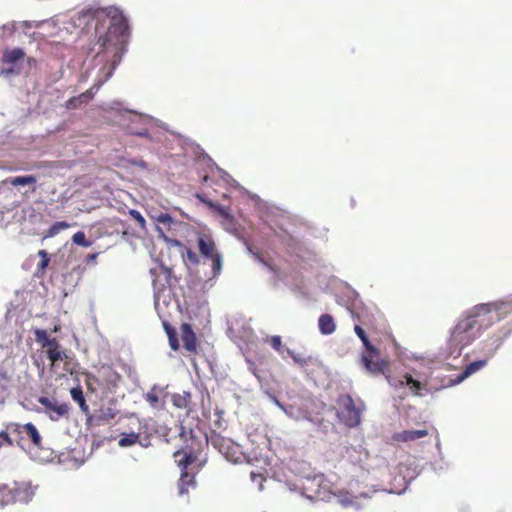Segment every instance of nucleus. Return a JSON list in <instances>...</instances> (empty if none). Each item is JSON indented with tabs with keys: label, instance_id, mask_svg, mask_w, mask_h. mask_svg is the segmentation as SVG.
<instances>
[{
	"label": "nucleus",
	"instance_id": "obj_1",
	"mask_svg": "<svg viewBox=\"0 0 512 512\" xmlns=\"http://www.w3.org/2000/svg\"><path fill=\"white\" fill-rule=\"evenodd\" d=\"M106 15L110 20V24L107 32L98 38L97 45H99V51L97 60L102 62V58H100L102 52L105 55L110 54L113 59L109 65H103L99 69L95 84L89 90L75 97L80 106L89 102L96 91L112 76L116 66L121 61L128 42L129 27L123 11L118 7L111 6L106 9Z\"/></svg>",
	"mask_w": 512,
	"mask_h": 512
},
{
	"label": "nucleus",
	"instance_id": "obj_43",
	"mask_svg": "<svg viewBox=\"0 0 512 512\" xmlns=\"http://www.w3.org/2000/svg\"><path fill=\"white\" fill-rule=\"evenodd\" d=\"M271 345L275 350L280 351L281 347H282L281 337L280 336H272Z\"/></svg>",
	"mask_w": 512,
	"mask_h": 512
},
{
	"label": "nucleus",
	"instance_id": "obj_7",
	"mask_svg": "<svg viewBox=\"0 0 512 512\" xmlns=\"http://www.w3.org/2000/svg\"><path fill=\"white\" fill-rule=\"evenodd\" d=\"M129 125L126 130L130 135L146 138L152 142H160V130H166L165 124L152 116L128 112Z\"/></svg>",
	"mask_w": 512,
	"mask_h": 512
},
{
	"label": "nucleus",
	"instance_id": "obj_25",
	"mask_svg": "<svg viewBox=\"0 0 512 512\" xmlns=\"http://www.w3.org/2000/svg\"><path fill=\"white\" fill-rule=\"evenodd\" d=\"M70 394L71 398L79 404L81 411L87 413L89 411V407L86 404L82 389L80 387L72 388Z\"/></svg>",
	"mask_w": 512,
	"mask_h": 512
},
{
	"label": "nucleus",
	"instance_id": "obj_56",
	"mask_svg": "<svg viewBox=\"0 0 512 512\" xmlns=\"http://www.w3.org/2000/svg\"><path fill=\"white\" fill-rule=\"evenodd\" d=\"M278 407H279L283 412H284V409H288V408H289V407H287V406L283 405L282 403H281V406H278Z\"/></svg>",
	"mask_w": 512,
	"mask_h": 512
},
{
	"label": "nucleus",
	"instance_id": "obj_6",
	"mask_svg": "<svg viewBox=\"0 0 512 512\" xmlns=\"http://www.w3.org/2000/svg\"><path fill=\"white\" fill-rule=\"evenodd\" d=\"M380 491L376 485L365 483L363 476H357V479L349 483V490H339L333 493L337 503L343 508H352L359 511L363 508L361 499H371L372 496Z\"/></svg>",
	"mask_w": 512,
	"mask_h": 512
},
{
	"label": "nucleus",
	"instance_id": "obj_11",
	"mask_svg": "<svg viewBox=\"0 0 512 512\" xmlns=\"http://www.w3.org/2000/svg\"><path fill=\"white\" fill-rule=\"evenodd\" d=\"M7 429L10 431L11 437H15L14 442L16 441L17 445L20 446L22 440L28 439L35 447H42V437L34 424L11 422L7 424Z\"/></svg>",
	"mask_w": 512,
	"mask_h": 512
},
{
	"label": "nucleus",
	"instance_id": "obj_44",
	"mask_svg": "<svg viewBox=\"0 0 512 512\" xmlns=\"http://www.w3.org/2000/svg\"><path fill=\"white\" fill-rule=\"evenodd\" d=\"M284 413L291 419H294V420H299V416L297 415L294 407L292 406H289L288 409H284Z\"/></svg>",
	"mask_w": 512,
	"mask_h": 512
},
{
	"label": "nucleus",
	"instance_id": "obj_50",
	"mask_svg": "<svg viewBox=\"0 0 512 512\" xmlns=\"http://www.w3.org/2000/svg\"><path fill=\"white\" fill-rule=\"evenodd\" d=\"M212 442H213V444H214L215 446H219V451H220V452L224 453V451H223V445H222V444H221V445H220V444H218V440H212ZM225 455H226V458H227V459H229L227 452H225Z\"/></svg>",
	"mask_w": 512,
	"mask_h": 512
},
{
	"label": "nucleus",
	"instance_id": "obj_35",
	"mask_svg": "<svg viewBox=\"0 0 512 512\" xmlns=\"http://www.w3.org/2000/svg\"><path fill=\"white\" fill-rule=\"evenodd\" d=\"M354 331H355L356 335L361 339L365 349L373 346L371 344V342L369 341L364 329L361 326L355 325Z\"/></svg>",
	"mask_w": 512,
	"mask_h": 512
},
{
	"label": "nucleus",
	"instance_id": "obj_13",
	"mask_svg": "<svg viewBox=\"0 0 512 512\" xmlns=\"http://www.w3.org/2000/svg\"><path fill=\"white\" fill-rule=\"evenodd\" d=\"M199 251L205 258L203 264L209 262L212 270L211 278H216L220 275L222 270V256L215 251V244L209 238L200 237L198 240Z\"/></svg>",
	"mask_w": 512,
	"mask_h": 512
},
{
	"label": "nucleus",
	"instance_id": "obj_38",
	"mask_svg": "<svg viewBox=\"0 0 512 512\" xmlns=\"http://www.w3.org/2000/svg\"><path fill=\"white\" fill-rule=\"evenodd\" d=\"M158 223L170 226L174 221L168 213H160L155 217Z\"/></svg>",
	"mask_w": 512,
	"mask_h": 512
},
{
	"label": "nucleus",
	"instance_id": "obj_5",
	"mask_svg": "<svg viewBox=\"0 0 512 512\" xmlns=\"http://www.w3.org/2000/svg\"><path fill=\"white\" fill-rule=\"evenodd\" d=\"M502 308L495 310L493 319L495 323L509 319L496 333L483 342V354L487 361L495 356L505 339L512 334V296L500 300Z\"/></svg>",
	"mask_w": 512,
	"mask_h": 512
},
{
	"label": "nucleus",
	"instance_id": "obj_34",
	"mask_svg": "<svg viewBox=\"0 0 512 512\" xmlns=\"http://www.w3.org/2000/svg\"><path fill=\"white\" fill-rule=\"evenodd\" d=\"M215 168L217 170V173L219 175V177L225 181L227 184L233 186V187H238L239 184L237 183L236 180H234L226 171H224L222 168L218 167L217 165H215Z\"/></svg>",
	"mask_w": 512,
	"mask_h": 512
},
{
	"label": "nucleus",
	"instance_id": "obj_53",
	"mask_svg": "<svg viewBox=\"0 0 512 512\" xmlns=\"http://www.w3.org/2000/svg\"><path fill=\"white\" fill-rule=\"evenodd\" d=\"M39 255H40L42 258H46V257H48V254H47V252H46L45 250H40V251H39Z\"/></svg>",
	"mask_w": 512,
	"mask_h": 512
},
{
	"label": "nucleus",
	"instance_id": "obj_10",
	"mask_svg": "<svg viewBox=\"0 0 512 512\" xmlns=\"http://www.w3.org/2000/svg\"><path fill=\"white\" fill-rule=\"evenodd\" d=\"M38 402L42 407L37 408L36 412L46 415L51 421L57 422L62 418L69 417L70 406L68 403L48 396H40Z\"/></svg>",
	"mask_w": 512,
	"mask_h": 512
},
{
	"label": "nucleus",
	"instance_id": "obj_40",
	"mask_svg": "<svg viewBox=\"0 0 512 512\" xmlns=\"http://www.w3.org/2000/svg\"><path fill=\"white\" fill-rule=\"evenodd\" d=\"M186 397H190V394L187 393L186 396H180V395L174 396V398H173L174 405L179 408L185 407L186 406Z\"/></svg>",
	"mask_w": 512,
	"mask_h": 512
},
{
	"label": "nucleus",
	"instance_id": "obj_27",
	"mask_svg": "<svg viewBox=\"0 0 512 512\" xmlns=\"http://www.w3.org/2000/svg\"><path fill=\"white\" fill-rule=\"evenodd\" d=\"M139 441V434L131 432V433H123L118 441V445L120 447H130L136 444Z\"/></svg>",
	"mask_w": 512,
	"mask_h": 512
},
{
	"label": "nucleus",
	"instance_id": "obj_49",
	"mask_svg": "<svg viewBox=\"0 0 512 512\" xmlns=\"http://www.w3.org/2000/svg\"><path fill=\"white\" fill-rule=\"evenodd\" d=\"M98 257V253L89 254L87 256V262H94L96 258Z\"/></svg>",
	"mask_w": 512,
	"mask_h": 512
},
{
	"label": "nucleus",
	"instance_id": "obj_52",
	"mask_svg": "<svg viewBox=\"0 0 512 512\" xmlns=\"http://www.w3.org/2000/svg\"><path fill=\"white\" fill-rule=\"evenodd\" d=\"M119 105H120V104H119L118 102H113V103H111V104H110V109H112V110H118V106H119Z\"/></svg>",
	"mask_w": 512,
	"mask_h": 512
},
{
	"label": "nucleus",
	"instance_id": "obj_17",
	"mask_svg": "<svg viewBox=\"0 0 512 512\" xmlns=\"http://www.w3.org/2000/svg\"><path fill=\"white\" fill-rule=\"evenodd\" d=\"M428 435L426 429L419 430H405L397 432L393 435V440L396 442H412Z\"/></svg>",
	"mask_w": 512,
	"mask_h": 512
},
{
	"label": "nucleus",
	"instance_id": "obj_32",
	"mask_svg": "<svg viewBox=\"0 0 512 512\" xmlns=\"http://www.w3.org/2000/svg\"><path fill=\"white\" fill-rule=\"evenodd\" d=\"M72 241L74 244L82 247H90L92 245V242L86 239L85 233L82 231H78L75 233L72 237Z\"/></svg>",
	"mask_w": 512,
	"mask_h": 512
},
{
	"label": "nucleus",
	"instance_id": "obj_14",
	"mask_svg": "<svg viewBox=\"0 0 512 512\" xmlns=\"http://www.w3.org/2000/svg\"><path fill=\"white\" fill-rule=\"evenodd\" d=\"M303 495L313 501H329L330 492L324 485V476L314 475L313 477H307L306 482L303 483Z\"/></svg>",
	"mask_w": 512,
	"mask_h": 512
},
{
	"label": "nucleus",
	"instance_id": "obj_21",
	"mask_svg": "<svg viewBox=\"0 0 512 512\" xmlns=\"http://www.w3.org/2000/svg\"><path fill=\"white\" fill-rule=\"evenodd\" d=\"M37 181V178L33 175H24V176H16V177H10L7 178L2 182L3 187L6 185H12V186H26V185H33Z\"/></svg>",
	"mask_w": 512,
	"mask_h": 512
},
{
	"label": "nucleus",
	"instance_id": "obj_41",
	"mask_svg": "<svg viewBox=\"0 0 512 512\" xmlns=\"http://www.w3.org/2000/svg\"><path fill=\"white\" fill-rule=\"evenodd\" d=\"M130 214L131 216H133V218L138 222L139 226L141 228H145V219L144 217L141 215L140 212H138L137 210H131L130 211Z\"/></svg>",
	"mask_w": 512,
	"mask_h": 512
},
{
	"label": "nucleus",
	"instance_id": "obj_54",
	"mask_svg": "<svg viewBox=\"0 0 512 512\" xmlns=\"http://www.w3.org/2000/svg\"><path fill=\"white\" fill-rule=\"evenodd\" d=\"M137 165L142 167V168H146V166H147L146 163L143 160H141L139 163H137Z\"/></svg>",
	"mask_w": 512,
	"mask_h": 512
},
{
	"label": "nucleus",
	"instance_id": "obj_48",
	"mask_svg": "<svg viewBox=\"0 0 512 512\" xmlns=\"http://www.w3.org/2000/svg\"><path fill=\"white\" fill-rule=\"evenodd\" d=\"M270 400L278 407L281 406V402L277 399L276 396L270 394L269 395Z\"/></svg>",
	"mask_w": 512,
	"mask_h": 512
},
{
	"label": "nucleus",
	"instance_id": "obj_24",
	"mask_svg": "<svg viewBox=\"0 0 512 512\" xmlns=\"http://www.w3.org/2000/svg\"><path fill=\"white\" fill-rule=\"evenodd\" d=\"M100 376L106 382L107 389L115 387L119 381L120 376L110 367H103L100 371Z\"/></svg>",
	"mask_w": 512,
	"mask_h": 512
},
{
	"label": "nucleus",
	"instance_id": "obj_8",
	"mask_svg": "<svg viewBox=\"0 0 512 512\" xmlns=\"http://www.w3.org/2000/svg\"><path fill=\"white\" fill-rule=\"evenodd\" d=\"M337 416L339 420L350 428L357 427L361 422V413L364 404L361 401L356 403L349 394H342L337 400Z\"/></svg>",
	"mask_w": 512,
	"mask_h": 512
},
{
	"label": "nucleus",
	"instance_id": "obj_59",
	"mask_svg": "<svg viewBox=\"0 0 512 512\" xmlns=\"http://www.w3.org/2000/svg\"><path fill=\"white\" fill-rule=\"evenodd\" d=\"M265 266L269 267V269L273 270V268L271 266L268 265V263L266 262H263Z\"/></svg>",
	"mask_w": 512,
	"mask_h": 512
},
{
	"label": "nucleus",
	"instance_id": "obj_16",
	"mask_svg": "<svg viewBox=\"0 0 512 512\" xmlns=\"http://www.w3.org/2000/svg\"><path fill=\"white\" fill-rule=\"evenodd\" d=\"M10 490L13 496V503H28L33 498L36 487H33L30 482H14L10 486Z\"/></svg>",
	"mask_w": 512,
	"mask_h": 512
},
{
	"label": "nucleus",
	"instance_id": "obj_15",
	"mask_svg": "<svg viewBox=\"0 0 512 512\" xmlns=\"http://www.w3.org/2000/svg\"><path fill=\"white\" fill-rule=\"evenodd\" d=\"M24 59L25 52L22 48L6 49L2 56V73H19Z\"/></svg>",
	"mask_w": 512,
	"mask_h": 512
},
{
	"label": "nucleus",
	"instance_id": "obj_19",
	"mask_svg": "<svg viewBox=\"0 0 512 512\" xmlns=\"http://www.w3.org/2000/svg\"><path fill=\"white\" fill-rule=\"evenodd\" d=\"M318 327L321 334L330 335L335 331L336 324L331 315L323 314L318 319Z\"/></svg>",
	"mask_w": 512,
	"mask_h": 512
},
{
	"label": "nucleus",
	"instance_id": "obj_51",
	"mask_svg": "<svg viewBox=\"0 0 512 512\" xmlns=\"http://www.w3.org/2000/svg\"><path fill=\"white\" fill-rule=\"evenodd\" d=\"M49 263V257H46V258H42L41 262H40V267L41 268H45Z\"/></svg>",
	"mask_w": 512,
	"mask_h": 512
},
{
	"label": "nucleus",
	"instance_id": "obj_55",
	"mask_svg": "<svg viewBox=\"0 0 512 512\" xmlns=\"http://www.w3.org/2000/svg\"><path fill=\"white\" fill-rule=\"evenodd\" d=\"M159 301V293H155V305H157Z\"/></svg>",
	"mask_w": 512,
	"mask_h": 512
},
{
	"label": "nucleus",
	"instance_id": "obj_2",
	"mask_svg": "<svg viewBox=\"0 0 512 512\" xmlns=\"http://www.w3.org/2000/svg\"><path fill=\"white\" fill-rule=\"evenodd\" d=\"M106 15L110 20V24L107 32L98 38L97 45H99V51L97 60L102 62V58H100L102 52L105 55L110 54L113 59L109 65H103L99 69L95 84L89 90L75 97L80 106L89 102L96 91L112 76L116 66L121 61L128 42L129 27L123 11L118 7L111 6L106 9Z\"/></svg>",
	"mask_w": 512,
	"mask_h": 512
},
{
	"label": "nucleus",
	"instance_id": "obj_22",
	"mask_svg": "<svg viewBox=\"0 0 512 512\" xmlns=\"http://www.w3.org/2000/svg\"><path fill=\"white\" fill-rule=\"evenodd\" d=\"M165 386L154 385L150 391L145 394V399L154 408L158 407L159 399L165 394Z\"/></svg>",
	"mask_w": 512,
	"mask_h": 512
},
{
	"label": "nucleus",
	"instance_id": "obj_58",
	"mask_svg": "<svg viewBox=\"0 0 512 512\" xmlns=\"http://www.w3.org/2000/svg\"><path fill=\"white\" fill-rule=\"evenodd\" d=\"M220 414H221V413L219 412V413H218V419H217V421H216V423H217L219 426H220V423H219V422H220Z\"/></svg>",
	"mask_w": 512,
	"mask_h": 512
},
{
	"label": "nucleus",
	"instance_id": "obj_33",
	"mask_svg": "<svg viewBox=\"0 0 512 512\" xmlns=\"http://www.w3.org/2000/svg\"><path fill=\"white\" fill-rule=\"evenodd\" d=\"M117 415V410L112 407L103 408L100 411L99 420L102 422H109L114 419Z\"/></svg>",
	"mask_w": 512,
	"mask_h": 512
},
{
	"label": "nucleus",
	"instance_id": "obj_18",
	"mask_svg": "<svg viewBox=\"0 0 512 512\" xmlns=\"http://www.w3.org/2000/svg\"><path fill=\"white\" fill-rule=\"evenodd\" d=\"M487 359H481L474 362L469 363L464 371L457 377V379L454 381V384H458L462 382L464 379L469 377L470 375L474 374L475 372L479 371L480 369L484 368L487 365Z\"/></svg>",
	"mask_w": 512,
	"mask_h": 512
},
{
	"label": "nucleus",
	"instance_id": "obj_12",
	"mask_svg": "<svg viewBox=\"0 0 512 512\" xmlns=\"http://www.w3.org/2000/svg\"><path fill=\"white\" fill-rule=\"evenodd\" d=\"M174 457L178 466L182 469L178 483V493L183 496L188 493L189 488L195 489L196 487L195 476L187 471L188 466L193 463L194 457L188 453L183 454L181 451H176Z\"/></svg>",
	"mask_w": 512,
	"mask_h": 512
},
{
	"label": "nucleus",
	"instance_id": "obj_26",
	"mask_svg": "<svg viewBox=\"0 0 512 512\" xmlns=\"http://www.w3.org/2000/svg\"><path fill=\"white\" fill-rule=\"evenodd\" d=\"M35 340L37 343H40L42 348H48L49 346H53L55 344L56 339L49 338L47 331L42 329H37L35 331Z\"/></svg>",
	"mask_w": 512,
	"mask_h": 512
},
{
	"label": "nucleus",
	"instance_id": "obj_36",
	"mask_svg": "<svg viewBox=\"0 0 512 512\" xmlns=\"http://www.w3.org/2000/svg\"><path fill=\"white\" fill-rule=\"evenodd\" d=\"M210 208H212L218 215L222 217V219H225L226 217L230 216L231 214L228 212V209L213 203L212 201L207 202Z\"/></svg>",
	"mask_w": 512,
	"mask_h": 512
},
{
	"label": "nucleus",
	"instance_id": "obj_28",
	"mask_svg": "<svg viewBox=\"0 0 512 512\" xmlns=\"http://www.w3.org/2000/svg\"><path fill=\"white\" fill-rule=\"evenodd\" d=\"M10 503H13L10 486L6 484L0 485V508Z\"/></svg>",
	"mask_w": 512,
	"mask_h": 512
},
{
	"label": "nucleus",
	"instance_id": "obj_57",
	"mask_svg": "<svg viewBox=\"0 0 512 512\" xmlns=\"http://www.w3.org/2000/svg\"><path fill=\"white\" fill-rule=\"evenodd\" d=\"M278 407H279L283 412H284V409H288V408H289V407H287V406L283 405L282 403H281V406H278Z\"/></svg>",
	"mask_w": 512,
	"mask_h": 512
},
{
	"label": "nucleus",
	"instance_id": "obj_42",
	"mask_svg": "<svg viewBox=\"0 0 512 512\" xmlns=\"http://www.w3.org/2000/svg\"><path fill=\"white\" fill-rule=\"evenodd\" d=\"M251 480H252V482L258 484L259 491L263 490L264 478H263V476L261 474H257V473L251 472Z\"/></svg>",
	"mask_w": 512,
	"mask_h": 512
},
{
	"label": "nucleus",
	"instance_id": "obj_20",
	"mask_svg": "<svg viewBox=\"0 0 512 512\" xmlns=\"http://www.w3.org/2000/svg\"><path fill=\"white\" fill-rule=\"evenodd\" d=\"M46 354L52 365H55L66 358L65 352L61 349V346L57 340L53 346L46 348Z\"/></svg>",
	"mask_w": 512,
	"mask_h": 512
},
{
	"label": "nucleus",
	"instance_id": "obj_60",
	"mask_svg": "<svg viewBox=\"0 0 512 512\" xmlns=\"http://www.w3.org/2000/svg\"><path fill=\"white\" fill-rule=\"evenodd\" d=\"M304 418H305L306 420H308V421H312V419H311L310 417H308V416H305Z\"/></svg>",
	"mask_w": 512,
	"mask_h": 512
},
{
	"label": "nucleus",
	"instance_id": "obj_37",
	"mask_svg": "<svg viewBox=\"0 0 512 512\" xmlns=\"http://www.w3.org/2000/svg\"><path fill=\"white\" fill-rule=\"evenodd\" d=\"M287 353L289 356L292 357V359L294 360L295 363L299 364L300 366H304L307 364L308 362V359L305 358L303 355L301 354H296L294 353L292 350L290 349H287Z\"/></svg>",
	"mask_w": 512,
	"mask_h": 512
},
{
	"label": "nucleus",
	"instance_id": "obj_3",
	"mask_svg": "<svg viewBox=\"0 0 512 512\" xmlns=\"http://www.w3.org/2000/svg\"><path fill=\"white\" fill-rule=\"evenodd\" d=\"M502 308L500 300L475 305L463 313L451 329L448 339L451 354L459 356L461 351L478 339L482 333L495 324L493 314Z\"/></svg>",
	"mask_w": 512,
	"mask_h": 512
},
{
	"label": "nucleus",
	"instance_id": "obj_30",
	"mask_svg": "<svg viewBox=\"0 0 512 512\" xmlns=\"http://www.w3.org/2000/svg\"><path fill=\"white\" fill-rule=\"evenodd\" d=\"M70 226L71 225L66 221H57L49 227V229L47 231V236L54 237L58 233H60L62 230H65V229L69 228Z\"/></svg>",
	"mask_w": 512,
	"mask_h": 512
},
{
	"label": "nucleus",
	"instance_id": "obj_46",
	"mask_svg": "<svg viewBox=\"0 0 512 512\" xmlns=\"http://www.w3.org/2000/svg\"><path fill=\"white\" fill-rule=\"evenodd\" d=\"M187 258L193 264H196L198 262L197 255L194 252L190 251V250L187 252Z\"/></svg>",
	"mask_w": 512,
	"mask_h": 512
},
{
	"label": "nucleus",
	"instance_id": "obj_39",
	"mask_svg": "<svg viewBox=\"0 0 512 512\" xmlns=\"http://www.w3.org/2000/svg\"><path fill=\"white\" fill-rule=\"evenodd\" d=\"M157 232L159 233V236L162 237L167 243L171 244L172 246H180V241L176 239H170L168 238L165 233L163 232L162 228L157 226L156 227Z\"/></svg>",
	"mask_w": 512,
	"mask_h": 512
},
{
	"label": "nucleus",
	"instance_id": "obj_23",
	"mask_svg": "<svg viewBox=\"0 0 512 512\" xmlns=\"http://www.w3.org/2000/svg\"><path fill=\"white\" fill-rule=\"evenodd\" d=\"M183 346L186 350L192 352L196 349V337L193 331L191 330L190 326L185 324L183 326Z\"/></svg>",
	"mask_w": 512,
	"mask_h": 512
},
{
	"label": "nucleus",
	"instance_id": "obj_4",
	"mask_svg": "<svg viewBox=\"0 0 512 512\" xmlns=\"http://www.w3.org/2000/svg\"><path fill=\"white\" fill-rule=\"evenodd\" d=\"M361 364L370 374L385 375L389 385L399 393L400 399H404L409 394L423 396V392H427L426 384L419 372L404 371L399 375L387 374L388 362L380 358L379 351L374 346L366 348L361 354Z\"/></svg>",
	"mask_w": 512,
	"mask_h": 512
},
{
	"label": "nucleus",
	"instance_id": "obj_29",
	"mask_svg": "<svg viewBox=\"0 0 512 512\" xmlns=\"http://www.w3.org/2000/svg\"><path fill=\"white\" fill-rule=\"evenodd\" d=\"M222 225L227 232H229L233 235H238V231H239L238 223L232 215L223 219Z\"/></svg>",
	"mask_w": 512,
	"mask_h": 512
},
{
	"label": "nucleus",
	"instance_id": "obj_45",
	"mask_svg": "<svg viewBox=\"0 0 512 512\" xmlns=\"http://www.w3.org/2000/svg\"><path fill=\"white\" fill-rule=\"evenodd\" d=\"M65 106L67 109H76V108L80 107V105L78 104V101L76 100L75 97H72L69 100H67L65 103Z\"/></svg>",
	"mask_w": 512,
	"mask_h": 512
},
{
	"label": "nucleus",
	"instance_id": "obj_31",
	"mask_svg": "<svg viewBox=\"0 0 512 512\" xmlns=\"http://www.w3.org/2000/svg\"><path fill=\"white\" fill-rule=\"evenodd\" d=\"M9 432L7 426L4 430L0 431V450L4 447H12L14 445V438L11 437Z\"/></svg>",
	"mask_w": 512,
	"mask_h": 512
},
{
	"label": "nucleus",
	"instance_id": "obj_47",
	"mask_svg": "<svg viewBox=\"0 0 512 512\" xmlns=\"http://www.w3.org/2000/svg\"><path fill=\"white\" fill-rule=\"evenodd\" d=\"M169 343H170V346H171V348L173 350H177L178 349V342L171 335H169Z\"/></svg>",
	"mask_w": 512,
	"mask_h": 512
},
{
	"label": "nucleus",
	"instance_id": "obj_9",
	"mask_svg": "<svg viewBox=\"0 0 512 512\" xmlns=\"http://www.w3.org/2000/svg\"><path fill=\"white\" fill-rule=\"evenodd\" d=\"M39 24H34L33 22L28 21H12L3 25V35L4 36H14L18 41L24 42L23 38H27L28 42L31 44L33 42H38L43 38L41 33L31 31L33 27H38Z\"/></svg>",
	"mask_w": 512,
	"mask_h": 512
}]
</instances>
